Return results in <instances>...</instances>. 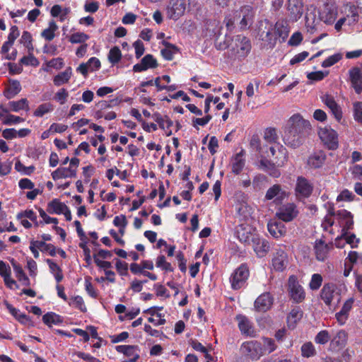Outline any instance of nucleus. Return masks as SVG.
<instances>
[{"mask_svg":"<svg viewBox=\"0 0 362 362\" xmlns=\"http://www.w3.org/2000/svg\"><path fill=\"white\" fill-rule=\"evenodd\" d=\"M310 130V122L304 119L300 114H294L285 127L284 142L286 146L296 148L304 143Z\"/></svg>","mask_w":362,"mask_h":362,"instance_id":"nucleus-1","label":"nucleus"},{"mask_svg":"<svg viewBox=\"0 0 362 362\" xmlns=\"http://www.w3.org/2000/svg\"><path fill=\"white\" fill-rule=\"evenodd\" d=\"M240 352L242 356L237 362H250V359L257 361L264 355L262 345L257 341L243 342L240 346Z\"/></svg>","mask_w":362,"mask_h":362,"instance_id":"nucleus-2","label":"nucleus"},{"mask_svg":"<svg viewBox=\"0 0 362 362\" xmlns=\"http://www.w3.org/2000/svg\"><path fill=\"white\" fill-rule=\"evenodd\" d=\"M338 8L335 0H322L320 7L319 17L326 24H332L337 19Z\"/></svg>","mask_w":362,"mask_h":362,"instance_id":"nucleus-3","label":"nucleus"},{"mask_svg":"<svg viewBox=\"0 0 362 362\" xmlns=\"http://www.w3.org/2000/svg\"><path fill=\"white\" fill-rule=\"evenodd\" d=\"M251 49V43L250 40L242 35H238L233 40V44L231 47L232 54L235 57H245Z\"/></svg>","mask_w":362,"mask_h":362,"instance_id":"nucleus-4","label":"nucleus"},{"mask_svg":"<svg viewBox=\"0 0 362 362\" xmlns=\"http://www.w3.org/2000/svg\"><path fill=\"white\" fill-rule=\"evenodd\" d=\"M250 271L246 264H241L231 274L230 282L233 290L240 289L247 280Z\"/></svg>","mask_w":362,"mask_h":362,"instance_id":"nucleus-5","label":"nucleus"},{"mask_svg":"<svg viewBox=\"0 0 362 362\" xmlns=\"http://www.w3.org/2000/svg\"><path fill=\"white\" fill-rule=\"evenodd\" d=\"M314 189L313 183L307 178L299 176L297 177L295 186V194L298 200L309 198Z\"/></svg>","mask_w":362,"mask_h":362,"instance_id":"nucleus-6","label":"nucleus"},{"mask_svg":"<svg viewBox=\"0 0 362 362\" xmlns=\"http://www.w3.org/2000/svg\"><path fill=\"white\" fill-rule=\"evenodd\" d=\"M254 18V11L252 6L245 5L235 12L234 18L240 20L239 25L240 29H248L252 24Z\"/></svg>","mask_w":362,"mask_h":362,"instance_id":"nucleus-7","label":"nucleus"},{"mask_svg":"<svg viewBox=\"0 0 362 362\" xmlns=\"http://www.w3.org/2000/svg\"><path fill=\"white\" fill-rule=\"evenodd\" d=\"M341 288L334 283L325 284L320 291V298L326 305L330 306L336 297L339 303L341 299Z\"/></svg>","mask_w":362,"mask_h":362,"instance_id":"nucleus-8","label":"nucleus"},{"mask_svg":"<svg viewBox=\"0 0 362 362\" xmlns=\"http://www.w3.org/2000/svg\"><path fill=\"white\" fill-rule=\"evenodd\" d=\"M288 285L291 299L296 303L303 302L305 298V293L296 276L292 275L288 278Z\"/></svg>","mask_w":362,"mask_h":362,"instance_id":"nucleus-9","label":"nucleus"},{"mask_svg":"<svg viewBox=\"0 0 362 362\" xmlns=\"http://www.w3.org/2000/svg\"><path fill=\"white\" fill-rule=\"evenodd\" d=\"M318 134L324 145L329 150L333 151L338 148V134L335 130L328 128L320 129Z\"/></svg>","mask_w":362,"mask_h":362,"instance_id":"nucleus-10","label":"nucleus"},{"mask_svg":"<svg viewBox=\"0 0 362 362\" xmlns=\"http://www.w3.org/2000/svg\"><path fill=\"white\" fill-rule=\"evenodd\" d=\"M187 8V0H170L167 7V13L169 18L177 20L182 16Z\"/></svg>","mask_w":362,"mask_h":362,"instance_id":"nucleus-11","label":"nucleus"},{"mask_svg":"<svg viewBox=\"0 0 362 362\" xmlns=\"http://www.w3.org/2000/svg\"><path fill=\"white\" fill-rule=\"evenodd\" d=\"M298 214L297 206L294 203H286L281 206L276 212L279 218L285 222L293 221Z\"/></svg>","mask_w":362,"mask_h":362,"instance_id":"nucleus-12","label":"nucleus"},{"mask_svg":"<svg viewBox=\"0 0 362 362\" xmlns=\"http://www.w3.org/2000/svg\"><path fill=\"white\" fill-rule=\"evenodd\" d=\"M274 303V297L269 292H264L259 295L254 303L256 311L265 313L270 310Z\"/></svg>","mask_w":362,"mask_h":362,"instance_id":"nucleus-13","label":"nucleus"},{"mask_svg":"<svg viewBox=\"0 0 362 362\" xmlns=\"http://www.w3.org/2000/svg\"><path fill=\"white\" fill-rule=\"evenodd\" d=\"M333 248L334 245L332 243H326L322 239L316 240L314 245L316 259L318 261L324 262Z\"/></svg>","mask_w":362,"mask_h":362,"instance_id":"nucleus-14","label":"nucleus"},{"mask_svg":"<svg viewBox=\"0 0 362 362\" xmlns=\"http://www.w3.org/2000/svg\"><path fill=\"white\" fill-rule=\"evenodd\" d=\"M346 341L347 333L344 330L341 329L337 332L334 336L331 337L328 350L332 352H338L345 346Z\"/></svg>","mask_w":362,"mask_h":362,"instance_id":"nucleus-15","label":"nucleus"},{"mask_svg":"<svg viewBox=\"0 0 362 362\" xmlns=\"http://www.w3.org/2000/svg\"><path fill=\"white\" fill-rule=\"evenodd\" d=\"M349 81L356 93H362V71L361 68L354 66L349 70Z\"/></svg>","mask_w":362,"mask_h":362,"instance_id":"nucleus-16","label":"nucleus"},{"mask_svg":"<svg viewBox=\"0 0 362 362\" xmlns=\"http://www.w3.org/2000/svg\"><path fill=\"white\" fill-rule=\"evenodd\" d=\"M337 218L342 228V232L349 231L353 228L354 220L351 212L346 209H340L337 211Z\"/></svg>","mask_w":362,"mask_h":362,"instance_id":"nucleus-17","label":"nucleus"},{"mask_svg":"<svg viewBox=\"0 0 362 362\" xmlns=\"http://www.w3.org/2000/svg\"><path fill=\"white\" fill-rule=\"evenodd\" d=\"M303 0H288L287 9L293 21H297L301 18L303 13Z\"/></svg>","mask_w":362,"mask_h":362,"instance_id":"nucleus-18","label":"nucleus"},{"mask_svg":"<svg viewBox=\"0 0 362 362\" xmlns=\"http://www.w3.org/2000/svg\"><path fill=\"white\" fill-rule=\"evenodd\" d=\"M251 244L255 252L259 257H264L269 250V242L265 239L261 238L257 234L254 236Z\"/></svg>","mask_w":362,"mask_h":362,"instance_id":"nucleus-19","label":"nucleus"},{"mask_svg":"<svg viewBox=\"0 0 362 362\" xmlns=\"http://www.w3.org/2000/svg\"><path fill=\"white\" fill-rule=\"evenodd\" d=\"M250 226L245 223H240L237 227V237L238 240L245 245H251L253 238L257 234L251 233Z\"/></svg>","mask_w":362,"mask_h":362,"instance_id":"nucleus-20","label":"nucleus"},{"mask_svg":"<svg viewBox=\"0 0 362 362\" xmlns=\"http://www.w3.org/2000/svg\"><path fill=\"white\" fill-rule=\"evenodd\" d=\"M158 66L156 59L152 54H148L141 59L140 63L133 66V71L134 72H142L148 69H155Z\"/></svg>","mask_w":362,"mask_h":362,"instance_id":"nucleus-21","label":"nucleus"},{"mask_svg":"<svg viewBox=\"0 0 362 362\" xmlns=\"http://www.w3.org/2000/svg\"><path fill=\"white\" fill-rule=\"evenodd\" d=\"M287 264L288 257L286 252L281 249L277 250L272 260L274 269L277 272H282L286 269Z\"/></svg>","mask_w":362,"mask_h":362,"instance_id":"nucleus-22","label":"nucleus"},{"mask_svg":"<svg viewBox=\"0 0 362 362\" xmlns=\"http://www.w3.org/2000/svg\"><path fill=\"white\" fill-rule=\"evenodd\" d=\"M354 301V298H349L344 303L341 310L335 314V318L339 325H343L346 323Z\"/></svg>","mask_w":362,"mask_h":362,"instance_id":"nucleus-23","label":"nucleus"},{"mask_svg":"<svg viewBox=\"0 0 362 362\" xmlns=\"http://www.w3.org/2000/svg\"><path fill=\"white\" fill-rule=\"evenodd\" d=\"M115 350L123 354L124 356L129 358L128 362H136L140 358L138 353L139 351L138 346L134 345H118L115 346Z\"/></svg>","mask_w":362,"mask_h":362,"instance_id":"nucleus-24","label":"nucleus"},{"mask_svg":"<svg viewBox=\"0 0 362 362\" xmlns=\"http://www.w3.org/2000/svg\"><path fill=\"white\" fill-rule=\"evenodd\" d=\"M322 102L328 107L337 122L342 118V111L340 106L336 103L333 96L326 94L322 97Z\"/></svg>","mask_w":362,"mask_h":362,"instance_id":"nucleus-25","label":"nucleus"},{"mask_svg":"<svg viewBox=\"0 0 362 362\" xmlns=\"http://www.w3.org/2000/svg\"><path fill=\"white\" fill-rule=\"evenodd\" d=\"M287 196V192L282 189L281 186L276 184L267 189L265 194V199L267 200H272L275 198L276 202H281Z\"/></svg>","mask_w":362,"mask_h":362,"instance_id":"nucleus-26","label":"nucleus"},{"mask_svg":"<svg viewBox=\"0 0 362 362\" xmlns=\"http://www.w3.org/2000/svg\"><path fill=\"white\" fill-rule=\"evenodd\" d=\"M244 156L245 151L242 149L231 158V172L236 175L240 174L245 165Z\"/></svg>","mask_w":362,"mask_h":362,"instance_id":"nucleus-27","label":"nucleus"},{"mask_svg":"<svg viewBox=\"0 0 362 362\" xmlns=\"http://www.w3.org/2000/svg\"><path fill=\"white\" fill-rule=\"evenodd\" d=\"M326 158V153L323 151H316L308 157V165L311 168H320L324 165Z\"/></svg>","mask_w":362,"mask_h":362,"instance_id":"nucleus-28","label":"nucleus"},{"mask_svg":"<svg viewBox=\"0 0 362 362\" xmlns=\"http://www.w3.org/2000/svg\"><path fill=\"white\" fill-rule=\"evenodd\" d=\"M269 233L275 238H280L286 233V228L281 221H272L267 224Z\"/></svg>","mask_w":362,"mask_h":362,"instance_id":"nucleus-29","label":"nucleus"},{"mask_svg":"<svg viewBox=\"0 0 362 362\" xmlns=\"http://www.w3.org/2000/svg\"><path fill=\"white\" fill-rule=\"evenodd\" d=\"M51 175L54 180H57L62 178L76 177V170L70 167H59L57 170H54Z\"/></svg>","mask_w":362,"mask_h":362,"instance_id":"nucleus-30","label":"nucleus"},{"mask_svg":"<svg viewBox=\"0 0 362 362\" xmlns=\"http://www.w3.org/2000/svg\"><path fill=\"white\" fill-rule=\"evenodd\" d=\"M303 312L299 307L293 308L287 316V326L289 329L296 328L297 323L303 317Z\"/></svg>","mask_w":362,"mask_h":362,"instance_id":"nucleus-31","label":"nucleus"},{"mask_svg":"<svg viewBox=\"0 0 362 362\" xmlns=\"http://www.w3.org/2000/svg\"><path fill=\"white\" fill-rule=\"evenodd\" d=\"M5 305L9 313L21 324L28 325L31 322V320L28 315L21 313L18 309L14 308L7 301L5 302Z\"/></svg>","mask_w":362,"mask_h":362,"instance_id":"nucleus-32","label":"nucleus"},{"mask_svg":"<svg viewBox=\"0 0 362 362\" xmlns=\"http://www.w3.org/2000/svg\"><path fill=\"white\" fill-rule=\"evenodd\" d=\"M275 39H281L284 42L289 34V28L286 22L283 21H277L274 26Z\"/></svg>","mask_w":362,"mask_h":362,"instance_id":"nucleus-33","label":"nucleus"},{"mask_svg":"<svg viewBox=\"0 0 362 362\" xmlns=\"http://www.w3.org/2000/svg\"><path fill=\"white\" fill-rule=\"evenodd\" d=\"M42 322L49 327H52V325L62 324L64 319L63 317L54 312H48L42 316Z\"/></svg>","mask_w":362,"mask_h":362,"instance_id":"nucleus-34","label":"nucleus"},{"mask_svg":"<svg viewBox=\"0 0 362 362\" xmlns=\"http://www.w3.org/2000/svg\"><path fill=\"white\" fill-rule=\"evenodd\" d=\"M11 264L18 280L21 281L23 286H30V281L29 278L27 276V275L25 274L22 267L15 260H12Z\"/></svg>","mask_w":362,"mask_h":362,"instance_id":"nucleus-35","label":"nucleus"},{"mask_svg":"<svg viewBox=\"0 0 362 362\" xmlns=\"http://www.w3.org/2000/svg\"><path fill=\"white\" fill-rule=\"evenodd\" d=\"M236 320L238 322V327L240 332L244 334L251 335L253 330L252 329L251 322L248 318L245 315H238L236 317Z\"/></svg>","mask_w":362,"mask_h":362,"instance_id":"nucleus-36","label":"nucleus"},{"mask_svg":"<svg viewBox=\"0 0 362 362\" xmlns=\"http://www.w3.org/2000/svg\"><path fill=\"white\" fill-rule=\"evenodd\" d=\"M68 206L58 199H54L47 204V211L49 214H62Z\"/></svg>","mask_w":362,"mask_h":362,"instance_id":"nucleus-37","label":"nucleus"},{"mask_svg":"<svg viewBox=\"0 0 362 362\" xmlns=\"http://www.w3.org/2000/svg\"><path fill=\"white\" fill-rule=\"evenodd\" d=\"M72 75L71 67H67L64 71L56 75L53 78L54 84L56 86H60L69 82Z\"/></svg>","mask_w":362,"mask_h":362,"instance_id":"nucleus-38","label":"nucleus"},{"mask_svg":"<svg viewBox=\"0 0 362 362\" xmlns=\"http://www.w3.org/2000/svg\"><path fill=\"white\" fill-rule=\"evenodd\" d=\"M163 44L165 45V48L161 49V55L165 60H173L174 55L179 51L178 48L175 45L168 42H164Z\"/></svg>","mask_w":362,"mask_h":362,"instance_id":"nucleus-39","label":"nucleus"},{"mask_svg":"<svg viewBox=\"0 0 362 362\" xmlns=\"http://www.w3.org/2000/svg\"><path fill=\"white\" fill-rule=\"evenodd\" d=\"M46 262L49 266L50 272L54 276L56 281L57 283L61 282L64 279L61 267L51 259H47Z\"/></svg>","mask_w":362,"mask_h":362,"instance_id":"nucleus-40","label":"nucleus"},{"mask_svg":"<svg viewBox=\"0 0 362 362\" xmlns=\"http://www.w3.org/2000/svg\"><path fill=\"white\" fill-rule=\"evenodd\" d=\"M259 168L265 172L269 173L273 177H277L280 173L276 168L275 165L267 159H261Z\"/></svg>","mask_w":362,"mask_h":362,"instance_id":"nucleus-41","label":"nucleus"},{"mask_svg":"<svg viewBox=\"0 0 362 362\" xmlns=\"http://www.w3.org/2000/svg\"><path fill=\"white\" fill-rule=\"evenodd\" d=\"M236 216L239 221H247L251 216L250 207L246 204L236 206Z\"/></svg>","mask_w":362,"mask_h":362,"instance_id":"nucleus-42","label":"nucleus"},{"mask_svg":"<svg viewBox=\"0 0 362 362\" xmlns=\"http://www.w3.org/2000/svg\"><path fill=\"white\" fill-rule=\"evenodd\" d=\"M8 105L10 110L16 112L20 110L28 111L30 110L28 101L26 98H21L18 101H10Z\"/></svg>","mask_w":362,"mask_h":362,"instance_id":"nucleus-43","label":"nucleus"},{"mask_svg":"<svg viewBox=\"0 0 362 362\" xmlns=\"http://www.w3.org/2000/svg\"><path fill=\"white\" fill-rule=\"evenodd\" d=\"M21 90V86L18 81L13 80L11 82L9 86L4 91V95L8 99L13 98Z\"/></svg>","mask_w":362,"mask_h":362,"instance_id":"nucleus-44","label":"nucleus"},{"mask_svg":"<svg viewBox=\"0 0 362 362\" xmlns=\"http://www.w3.org/2000/svg\"><path fill=\"white\" fill-rule=\"evenodd\" d=\"M58 26L54 21H51L49 23L47 28L42 30L41 33V37L45 40L51 41L55 37V32L57 30Z\"/></svg>","mask_w":362,"mask_h":362,"instance_id":"nucleus-45","label":"nucleus"},{"mask_svg":"<svg viewBox=\"0 0 362 362\" xmlns=\"http://www.w3.org/2000/svg\"><path fill=\"white\" fill-rule=\"evenodd\" d=\"M317 23L318 21L316 20L314 13H306L305 27L308 33L313 34L317 30Z\"/></svg>","mask_w":362,"mask_h":362,"instance_id":"nucleus-46","label":"nucleus"},{"mask_svg":"<svg viewBox=\"0 0 362 362\" xmlns=\"http://www.w3.org/2000/svg\"><path fill=\"white\" fill-rule=\"evenodd\" d=\"M54 110V105L50 103H45L40 105L34 111L33 115L37 117H42L45 114L51 112Z\"/></svg>","mask_w":362,"mask_h":362,"instance_id":"nucleus-47","label":"nucleus"},{"mask_svg":"<svg viewBox=\"0 0 362 362\" xmlns=\"http://www.w3.org/2000/svg\"><path fill=\"white\" fill-rule=\"evenodd\" d=\"M37 246L39 250L42 252H47L49 255L52 257H54L57 254V248L56 247L50 243H46L44 241L37 240Z\"/></svg>","mask_w":362,"mask_h":362,"instance_id":"nucleus-48","label":"nucleus"},{"mask_svg":"<svg viewBox=\"0 0 362 362\" xmlns=\"http://www.w3.org/2000/svg\"><path fill=\"white\" fill-rule=\"evenodd\" d=\"M109 62L115 65L121 60L122 59V52L119 48L117 46L113 47L110 49L107 56Z\"/></svg>","mask_w":362,"mask_h":362,"instance_id":"nucleus-49","label":"nucleus"},{"mask_svg":"<svg viewBox=\"0 0 362 362\" xmlns=\"http://www.w3.org/2000/svg\"><path fill=\"white\" fill-rule=\"evenodd\" d=\"M69 305L80 310L82 313L87 312V308L85 305L83 298L81 296H76L72 297L69 302Z\"/></svg>","mask_w":362,"mask_h":362,"instance_id":"nucleus-50","label":"nucleus"},{"mask_svg":"<svg viewBox=\"0 0 362 362\" xmlns=\"http://www.w3.org/2000/svg\"><path fill=\"white\" fill-rule=\"evenodd\" d=\"M301 355L305 358L314 356L316 354V350L312 342L308 341L304 343L301 346Z\"/></svg>","mask_w":362,"mask_h":362,"instance_id":"nucleus-51","label":"nucleus"},{"mask_svg":"<svg viewBox=\"0 0 362 362\" xmlns=\"http://www.w3.org/2000/svg\"><path fill=\"white\" fill-rule=\"evenodd\" d=\"M331 339V335L329 332L326 330L320 331L315 337L314 341L316 344L320 345H325Z\"/></svg>","mask_w":362,"mask_h":362,"instance_id":"nucleus-52","label":"nucleus"},{"mask_svg":"<svg viewBox=\"0 0 362 362\" xmlns=\"http://www.w3.org/2000/svg\"><path fill=\"white\" fill-rule=\"evenodd\" d=\"M20 42L23 44L29 52L33 50V37L30 32L26 30L23 32Z\"/></svg>","mask_w":362,"mask_h":362,"instance_id":"nucleus-53","label":"nucleus"},{"mask_svg":"<svg viewBox=\"0 0 362 362\" xmlns=\"http://www.w3.org/2000/svg\"><path fill=\"white\" fill-rule=\"evenodd\" d=\"M342 59L341 53H335L329 57H328L326 59H325L321 66L324 68H327L333 66L337 64Z\"/></svg>","mask_w":362,"mask_h":362,"instance_id":"nucleus-54","label":"nucleus"},{"mask_svg":"<svg viewBox=\"0 0 362 362\" xmlns=\"http://www.w3.org/2000/svg\"><path fill=\"white\" fill-rule=\"evenodd\" d=\"M90 38L89 35L81 32L74 33L71 35L69 41L73 44L85 43Z\"/></svg>","mask_w":362,"mask_h":362,"instance_id":"nucleus-55","label":"nucleus"},{"mask_svg":"<svg viewBox=\"0 0 362 362\" xmlns=\"http://www.w3.org/2000/svg\"><path fill=\"white\" fill-rule=\"evenodd\" d=\"M341 237L345 240L346 244H349L352 248L358 247V244L360 241L359 238H356L354 233L349 234L348 231L343 232Z\"/></svg>","mask_w":362,"mask_h":362,"instance_id":"nucleus-56","label":"nucleus"},{"mask_svg":"<svg viewBox=\"0 0 362 362\" xmlns=\"http://www.w3.org/2000/svg\"><path fill=\"white\" fill-rule=\"evenodd\" d=\"M264 138L269 143H276L279 139L276 129L272 127L265 130Z\"/></svg>","mask_w":362,"mask_h":362,"instance_id":"nucleus-57","label":"nucleus"},{"mask_svg":"<svg viewBox=\"0 0 362 362\" xmlns=\"http://www.w3.org/2000/svg\"><path fill=\"white\" fill-rule=\"evenodd\" d=\"M322 283V277L319 274H314L312 276L310 282L309 284L311 290H317L320 288Z\"/></svg>","mask_w":362,"mask_h":362,"instance_id":"nucleus-58","label":"nucleus"},{"mask_svg":"<svg viewBox=\"0 0 362 362\" xmlns=\"http://www.w3.org/2000/svg\"><path fill=\"white\" fill-rule=\"evenodd\" d=\"M85 289L87 293L93 298H97L98 293L90 282V277L85 278Z\"/></svg>","mask_w":362,"mask_h":362,"instance_id":"nucleus-59","label":"nucleus"},{"mask_svg":"<svg viewBox=\"0 0 362 362\" xmlns=\"http://www.w3.org/2000/svg\"><path fill=\"white\" fill-rule=\"evenodd\" d=\"M89 68V71L91 72L99 70L101 67V63L98 58L95 57H90L86 62Z\"/></svg>","mask_w":362,"mask_h":362,"instance_id":"nucleus-60","label":"nucleus"},{"mask_svg":"<svg viewBox=\"0 0 362 362\" xmlns=\"http://www.w3.org/2000/svg\"><path fill=\"white\" fill-rule=\"evenodd\" d=\"M354 117L356 122L362 124V102L354 103Z\"/></svg>","mask_w":362,"mask_h":362,"instance_id":"nucleus-61","label":"nucleus"},{"mask_svg":"<svg viewBox=\"0 0 362 362\" xmlns=\"http://www.w3.org/2000/svg\"><path fill=\"white\" fill-rule=\"evenodd\" d=\"M173 121L168 117L165 116L163 120L158 124L159 127L165 131L167 136H170L172 134V131L170 128L173 126Z\"/></svg>","mask_w":362,"mask_h":362,"instance_id":"nucleus-62","label":"nucleus"},{"mask_svg":"<svg viewBox=\"0 0 362 362\" xmlns=\"http://www.w3.org/2000/svg\"><path fill=\"white\" fill-rule=\"evenodd\" d=\"M20 64L36 66L39 64V62L35 57H34L32 54H30L28 56H24L22 57L20 59Z\"/></svg>","mask_w":362,"mask_h":362,"instance_id":"nucleus-63","label":"nucleus"},{"mask_svg":"<svg viewBox=\"0 0 362 362\" xmlns=\"http://www.w3.org/2000/svg\"><path fill=\"white\" fill-rule=\"evenodd\" d=\"M69 96V93L65 88H61L54 95V100L61 105H64Z\"/></svg>","mask_w":362,"mask_h":362,"instance_id":"nucleus-64","label":"nucleus"}]
</instances>
